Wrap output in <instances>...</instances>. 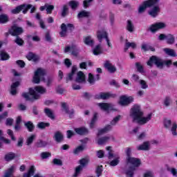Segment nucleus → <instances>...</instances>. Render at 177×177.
Segmentation results:
<instances>
[{
    "label": "nucleus",
    "instance_id": "obj_1",
    "mask_svg": "<svg viewBox=\"0 0 177 177\" xmlns=\"http://www.w3.org/2000/svg\"><path fill=\"white\" fill-rule=\"evenodd\" d=\"M130 117L133 118V121H136L138 124L145 125V124H147L151 120L152 114L149 113L143 115V112L140 109V106L139 105H135L131 109Z\"/></svg>",
    "mask_w": 177,
    "mask_h": 177
},
{
    "label": "nucleus",
    "instance_id": "obj_2",
    "mask_svg": "<svg viewBox=\"0 0 177 177\" xmlns=\"http://www.w3.org/2000/svg\"><path fill=\"white\" fill-rule=\"evenodd\" d=\"M46 93V88L45 87L37 86L34 88H29V93H24L22 94V96L26 100H37L41 95H44Z\"/></svg>",
    "mask_w": 177,
    "mask_h": 177
},
{
    "label": "nucleus",
    "instance_id": "obj_3",
    "mask_svg": "<svg viewBox=\"0 0 177 177\" xmlns=\"http://www.w3.org/2000/svg\"><path fill=\"white\" fill-rule=\"evenodd\" d=\"M132 149L131 148H127L126 150V154L127 156V164H131L132 165L131 167L126 172L127 177H133V171L140 165V160L136 158L131 157V153Z\"/></svg>",
    "mask_w": 177,
    "mask_h": 177
},
{
    "label": "nucleus",
    "instance_id": "obj_4",
    "mask_svg": "<svg viewBox=\"0 0 177 177\" xmlns=\"http://www.w3.org/2000/svg\"><path fill=\"white\" fill-rule=\"evenodd\" d=\"M153 64H156L157 67H162V66H167V67H169V66L172 65V61L171 60H166L162 61L161 59L156 57L152 56L149 60L147 62V65L150 67L153 66Z\"/></svg>",
    "mask_w": 177,
    "mask_h": 177
},
{
    "label": "nucleus",
    "instance_id": "obj_5",
    "mask_svg": "<svg viewBox=\"0 0 177 177\" xmlns=\"http://www.w3.org/2000/svg\"><path fill=\"white\" fill-rule=\"evenodd\" d=\"M46 71L41 68H37L35 72V75L33 77V82L35 84H39L40 81H44L45 80V75Z\"/></svg>",
    "mask_w": 177,
    "mask_h": 177
},
{
    "label": "nucleus",
    "instance_id": "obj_6",
    "mask_svg": "<svg viewBox=\"0 0 177 177\" xmlns=\"http://www.w3.org/2000/svg\"><path fill=\"white\" fill-rule=\"evenodd\" d=\"M106 149L109 151L108 158L109 159L114 158V160L110 162L109 165H111V167H115L116 165H118L120 162V156L113 153V148L111 147H107Z\"/></svg>",
    "mask_w": 177,
    "mask_h": 177
},
{
    "label": "nucleus",
    "instance_id": "obj_7",
    "mask_svg": "<svg viewBox=\"0 0 177 177\" xmlns=\"http://www.w3.org/2000/svg\"><path fill=\"white\" fill-rule=\"evenodd\" d=\"M32 8V5L31 4H22L20 6H17L15 8L12 9L11 10V13L13 15H17V13H20L21 12L24 13V15H26L27 13L28 10Z\"/></svg>",
    "mask_w": 177,
    "mask_h": 177
},
{
    "label": "nucleus",
    "instance_id": "obj_8",
    "mask_svg": "<svg viewBox=\"0 0 177 177\" xmlns=\"http://www.w3.org/2000/svg\"><path fill=\"white\" fill-rule=\"evenodd\" d=\"M159 0H148L143 3L138 8V12L140 13H143L145 10H146V8H151V6H154L158 3Z\"/></svg>",
    "mask_w": 177,
    "mask_h": 177
},
{
    "label": "nucleus",
    "instance_id": "obj_9",
    "mask_svg": "<svg viewBox=\"0 0 177 177\" xmlns=\"http://www.w3.org/2000/svg\"><path fill=\"white\" fill-rule=\"evenodd\" d=\"M97 38L100 42H102V40L104 38L107 42L109 48H111V43L107 37V32L104 30L101 29L97 32Z\"/></svg>",
    "mask_w": 177,
    "mask_h": 177
},
{
    "label": "nucleus",
    "instance_id": "obj_10",
    "mask_svg": "<svg viewBox=\"0 0 177 177\" xmlns=\"http://www.w3.org/2000/svg\"><path fill=\"white\" fill-rule=\"evenodd\" d=\"M132 102H133V97L122 95L120 97L119 104H120V106H128V104H131Z\"/></svg>",
    "mask_w": 177,
    "mask_h": 177
},
{
    "label": "nucleus",
    "instance_id": "obj_11",
    "mask_svg": "<svg viewBox=\"0 0 177 177\" xmlns=\"http://www.w3.org/2000/svg\"><path fill=\"white\" fill-rule=\"evenodd\" d=\"M97 106H100L101 110H103L104 111H106V113H110V111H113V110H115L114 109V105L113 104H109V103H98Z\"/></svg>",
    "mask_w": 177,
    "mask_h": 177
},
{
    "label": "nucleus",
    "instance_id": "obj_12",
    "mask_svg": "<svg viewBox=\"0 0 177 177\" xmlns=\"http://www.w3.org/2000/svg\"><path fill=\"white\" fill-rule=\"evenodd\" d=\"M80 165L76 167L75 172L73 174V177H77L80 174H81V171H82V168L88 164V160L87 159H82L80 161Z\"/></svg>",
    "mask_w": 177,
    "mask_h": 177
},
{
    "label": "nucleus",
    "instance_id": "obj_13",
    "mask_svg": "<svg viewBox=\"0 0 177 177\" xmlns=\"http://www.w3.org/2000/svg\"><path fill=\"white\" fill-rule=\"evenodd\" d=\"M165 24L162 22H158L154 24H152L149 30L151 31V32H156V31H158V30H161V28H165Z\"/></svg>",
    "mask_w": 177,
    "mask_h": 177
},
{
    "label": "nucleus",
    "instance_id": "obj_14",
    "mask_svg": "<svg viewBox=\"0 0 177 177\" xmlns=\"http://www.w3.org/2000/svg\"><path fill=\"white\" fill-rule=\"evenodd\" d=\"M9 32L14 37L20 35V34H22L23 32V28L18 27L17 26H14L9 30Z\"/></svg>",
    "mask_w": 177,
    "mask_h": 177
},
{
    "label": "nucleus",
    "instance_id": "obj_15",
    "mask_svg": "<svg viewBox=\"0 0 177 177\" xmlns=\"http://www.w3.org/2000/svg\"><path fill=\"white\" fill-rule=\"evenodd\" d=\"M73 27V26L71 24H68L67 26H66V24H62L61 26V32H59V35H61V37H66L67 34V30H68V28L71 30Z\"/></svg>",
    "mask_w": 177,
    "mask_h": 177
},
{
    "label": "nucleus",
    "instance_id": "obj_16",
    "mask_svg": "<svg viewBox=\"0 0 177 177\" xmlns=\"http://www.w3.org/2000/svg\"><path fill=\"white\" fill-rule=\"evenodd\" d=\"M104 67L111 73H114L117 71L115 66L113 65V64L109 61L105 62Z\"/></svg>",
    "mask_w": 177,
    "mask_h": 177
},
{
    "label": "nucleus",
    "instance_id": "obj_17",
    "mask_svg": "<svg viewBox=\"0 0 177 177\" xmlns=\"http://www.w3.org/2000/svg\"><path fill=\"white\" fill-rule=\"evenodd\" d=\"M68 52H71L73 56H77L78 55V49L75 46H66L64 49L65 53H68Z\"/></svg>",
    "mask_w": 177,
    "mask_h": 177
},
{
    "label": "nucleus",
    "instance_id": "obj_18",
    "mask_svg": "<svg viewBox=\"0 0 177 177\" xmlns=\"http://www.w3.org/2000/svg\"><path fill=\"white\" fill-rule=\"evenodd\" d=\"M86 80H85V74H84V73H82V71H79L77 73V77L75 78V82H78L79 84H82L84 82H85Z\"/></svg>",
    "mask_w": 177,
    "mask_h": 177
},
{
    "label": "nucleus",
    "instance_id": "obj_19",
    "mask_svg": "<svg viewBox=\"0 0 177 177\" xmlns=\"http://www.w3.org/2000/svg\"><path fill=\"white\" fill-rule=\"evenodd\" d=\"M160 13V6H154L151 10L149 11V15L151 16V17H156Z\"/></svg>",
    "mask_w": 177,
    "mask_h": 177
},
{
    "label": "nucleus",
    "instance_id": "obj_20",
    "mask_svg": "<svg viewBox=\"0 0 177 177\" xmlns=\"http://www.w3.org/2000/svg\"><path fill=\"white\" fill-rule=\"evenodd\" d=\"M3 136V133H2V131L0 130V147H2V146H3V143L5 145H9L10 143V141L9 139H6Z\"/></svg>",
    "mask_w": 177,
    "mask_h": 177
},
{
    "label": "nucleus",
    "instance_id": "obj_21",
    "mask_svg": "<svg viewBox=\"0 0 177 177\" xmlns=\"http://www.w3.org/2000/svg\"><path fill=\"white\" fill-rule=\"evenodd\" d=\"M137 150H150V142H143L141 145L137 147Z\"/></svg>",
    "mask_w": 177,
    "mask_h": 177
},
{
    "label": "nucleus",
    "instance_id": "obj_22",
    "mask_svg": "<svg viewBox=\"0 0 177 177\" xmlns=\"http://www.w3.org/2000/svg\"><path fill=\"white\" fill-rule=\"evenodd\" d=\"M93 53L95 56H98V55H102L103 53V48L102 46L97 45L95 48L93 50Z\"/></svg>",
    "mask_w": 177,
    "mask_h": 177
},
{
    "label": "nucleus",
    "instance_id": "obj_23",
    "mask_svg": "<svg viewBox=\"0 0 177 177\" xmlns=\"http://www.w3.org/2000/svg\"><path fill=\"white\" fill-rule=\"evenodd\" d=\"M113 95L109 93H100L98 95H96L97 99H109V97H111Z\"/></svg>",
    "mask_w": 177,
    "mask_h": 177
},
{
    "label": "nucleus",
    "instance_id": "obj_24",
    "mask_svg": "<svg viewBox=\"0 0 177 177\" xmlns=\"http://www.w3.org/2000/svg\"><path fill=\"white\" fill-rule=\"evenodd\" d=\"M126 28L129 32H133L135 31V26L132 23V21L128 20Z\"/></svg>",
    "mask_w": 177,
    "mask_h": 177
},
{
    "label": "nucleus",
    "instance_id": "obj_25",
    "mask_svg": "<svg viewBox=\"0 0 177 177\" xmlns=\"http://www.w3.org/2000/svg\"><path fill=\"white\" fill-rule=\"evenodd\" d=\"M62 107L63 109V111H65L66 114H69V117H73V114H74V110L71 109V111H68L66 103H62Z\"/></svg>",
    "mask_w": 177,
    "mask_h": 177
},
{
    "label": "nucleus",
    "instance_id": "obj_26",
    "mask_svg": "<svg viewBox=\"0 0 177 177\" xmlns=\"http://www.w3.org/2000/svg\"><path fill=\"white\" fill-rule=\"evenodd\" d=\"M15 171H16V166H12L6 171L3 177H11Z\"/></svg>",
    "mask_w": 177,
    "mask_h": 177
},
{
    "label": "nucleus",
    "instance_id": "obj_27",
    "mask_svg": "<svg viewBox=\"0 0 177 177\" xmlns=\"http://www.w3.org/2000/svg\"><path fill=\"white\" fill-rule=\"evenodd\" d=\"M20 85V82H16L12 84L11 86V90H10V94L12 95L13 96L17 93V90L16 88Z\"/></svg>",
    "mask_w": 177,
    "mask_h": 177
},
{
    "label": "nucleus",
    "instance_id": "obj_28",
    "mask_svg": "<svg viewBox=\"0 0 177 177\" xmlns=\"http://www.w3.org/2000/svg\"><path fill=\"white\" fill-rule=\"evenodd\" d=\"M75 132L78 135H86L88 129H85V127L76 128L75 129Z\"/></svg>",
    "mask_w": 177,
    "mask_h": 177
},
{
    "label": "nucleus",
    "instance_id": "obj_29",
    "mask_svg": "<svg viewBox=\"0 0 177 177\" xmlns=\"http://www.w3.org/2000/svg\"><path fill=\"white\" fill-rule=\"evenodd\" d=\"M26 58L28 59V60H32V62H37L39 59L37 55L32 53H29L27 55Z\"/></svg>",
    "mask_w": 177,
    "mask_h": 177
},
{
    "label": "nucleus",
    "instance_id": "obj_30",
    "mask_svg": "<svg viewBox=\"0 0 177 177\" xmlns=\"http://www.w3.org/2000/svg\"><path fill=\"white\" fill-rule=\"evenodd\" d=\"M129 48H131L132 49H136V43L135 42H129L128 41H126L125 46H124V50H128Z\"/></svg>",
    "mask_w": 177,
    "mask_h": 177
},
{
    "label": "nucleus",
    "instance_id": "obj_31",
    "mask_svg": "<svg viewBox=\"0 0 177 177\" xmlns=\"http://www.w3.org/2000/svg\"><path fill=\"white\" fill-rule=\"evenodd\" d=\"M34 172H35V167L34 166H31L28 173L24 174L23 177H31L34 175Z\"/></svg>",
    "mask_w": 177,
    "mask_h": 177
},
{
    "label": "nucleus",
    "instance_id": "obj_32",
    "mask_svg": "<svg viewBox=\"0 0 177 177\" xmlns=\"http://www.w3.org/2000/svg\"><path fill=\"white\" fill-rule=\"evenodd\" d=\"M111 126L107 125L104 129H102L98 131L97 136H100V135H102V133H106V132H109V131H111Z\"/></svg>",
    "mask_w": 177,
    "mask_h": 177
},
{
    "label": "nucleus",
    "instance_id": "obj_33",
    "mask_svg": "<svg viewBox=\"0 0 177 177\" xmlns=\"http://www.w3.org/2000/svg\"><path fill=\"white\" fill-rule=\"evenodd\" d=\"M9 21V17L7 15H0V24H5Z\"/></svg>",
    "mask_w": 177,
    "mask_h": 177
},
{
    "label": "nucleus",
    "instance_id": "obj_34",
    "mask_svg": "<svg viewBox=\"0 0 177 177\" xmlns=\"http://www.w3.org/2000/svg\"><path fill=\"white\" fill-rule=\"evenodd\" d=\"M75 71H77V66H73L71 73L68 74L66 77L67 81L73 80L74 78V75H75Z\"/></svg>",
    "mask_w": 177,
    "mask_h": 177
},
{
    "label": "nucleus",
    "instance_id": "obj_35",
    "mask_svg": "<svg viewBox=\"0 0 177 177\" xmlns=\"http://www.w3.org/2000/svg\"><path fill=\"white\" fill-rule=\"evenodd\" d=\"M99 80V75H97L96 78L95 79V77H93V75H92L91 73L88 74V82H89V84H95V82Z\"/></svg>",
    "mask_w": 177,
    "mask_h": 177
},
{
    "label": "nucleus",
    "instance_id": "obj_36",
    "mask_svg": "<svg viewBox=\"0 0 177 177\" xmlns=\"http://www.w3.org/2000/svg\"><path fill=\"white\" fill-rule=\"evenodd\" d=\"M91 16V12L83 10L79 12L77 17L78 19H81L82 17H89Z\"/></svg>",
    "mask_w": 177,
    "mask_h": 177
},
{
    "label": "nucleus",
    "instance_id": "obj_37",
    "mask_svg": "<svg viewBox=\"0 0 177 177\" xmlns=\"http://www.w3.org/2000/svg\"><path fill=\"white\" fill-rule=\"evenodd\" d=\"M164 52L169 56H172L173 57H175L176 56V53H175V50L170 49V48H165Z\"/></svg>",
    "mask_w": 177,
    "mask_h": 177
},
{
    "label": "nucleus",
    "instance_id": "obj_38",
    "mask_svg": "<svg viewBox=\"0 0 177 177\" xmlns=\"http://www.w3.org/2000/svg\"><path fill=\"white\" fill-rule=\"evenodd\" d=\"M84 41L86 45H88L89 46H92V45H93V40L91 36L86 37L84 39Z\"/></svg>",
    "mask_w": 177,
    "mask_h": 177
},
{
    "label": "nucleus",
    "instance_id": "obj_39",
    "mask_svg": "<svg viewBox=\"0 0 177 177\" xmlns=\"http://www.w3.org/2000/svg\"><path fill=\"white\" fill-rule=\"evenodd\" d=\"M142 50H151L152 52H154V48L152 46H150V45L145 43L142 44Z\"/></svg>",
    "mask_w": 177,
    "mask_h": 177
},
{
    "label": "nucleus",
    "instance_id": "obj_40",
    "mask_svg": "<svg viewBox=\"0 0 177 177\" xmlns=\"http://www.w3.org/2000/svg\"><path fill=\"white\" fill-rule=\"evenodd\" d=\"M56 142H62L63 140V134L60 132H56L54 136Z\"/></svg>",
    "mask_w": 177,
    "mask_h": 177
},
{
    "label": "nucleus",
    "instance_id": "obj_41",
    "mask_svg": "<svg viewBox=\"0 0 177 177\" xmlns=\"http://www.w3.org/2000/svg\"><path fill=\"white\" fill-rule=\"evenodd\" d=\"M68 4L73 10H75L77 9V8H78V5H80V3L75 1H71Z\"/></svg>",
    "mask_w": 177,
    "mask_h": 177
},
{
    "label": "nucleus",
    "instance_id": "obj_42",
    "mask_svg": "<svg viewBox=\"0 0 177 177\" xmlns=\"http://www.w3.org/2000/svg\"><path fill=\"white\" fill-rule=\"evenodd\" d=\"M110 137H103L102 138L97 140L98 145H104L106 142H109Z\"/></svg>",
    "mask_w": 177,
    "mask_h": 177
},
{
    "label": "nucleus",
    "instance_id": "obj_43",
    "mask_svg": "<svg viewBox=\"0 0 177 177\" xmlns=\"http://www.w3.org/2000/svg\"><path fill=\"white\" fill-rule=\"evenodd\" d=\"M45 113L46 114V115H48V117H49V118H51V120H53V118H55V115H53V112H52V111L49 109H46L44 110Z\"/></svg>",
    "mask_w": 177,
    "mask_h": 177
},
{
    "label": "nucleus",
    "instance_id": "obj_44",
    "mask_svg": "<svg viewBox=\"0 0 177 177\" xmlns=\"http://www.w3.org/2000/svg\"><path fill=\"white\" fill-rule=\"evenodd\" d=\"M16 157V155L13 153H9L6 155L5 159L6 161H11V160H13Z\"/></svg>",
    "mask_w": 177,
    "mask_h": 177
},
{
    "label": "nucleus",
    "instance_id": "obj_45",
    "mask_svg": "<svg viewBox=\"0 0 177 177\" xmlns=\"http://www.w3.org/2000/svg\"><path fill=\"white\" fill-rule=\"evenodd\" d=\"M68 13V6H64L62 10V17H65V16H67V14Z\"/></svg>",
    "mask_w": 177,
    "mask_h": 177
},
{
    "label": "nucleus",
    "instance_id": "obj_46",
    "mask_svg": "<svg viewBox=\"0 0 177 177\" xmlns=\"http://www.w3.org/2000/svg\"><path fill=\"white\" fill-rule=\"evenodd\" d=\"M55 9V6L53 5L46 4V10L48 14L50 15L52 13V10Z\"/></svg>",
    "mask_w": 177,
    "mask_h": 177
},
{
    "label": "nucleus",
    "instance_id": "obj_47",
    "mask_svg": "<svg viewBox=\"0 0 177 177\" xmlns=\"http://www.w3.org/2000/svg\"><path fill=\"white\" fill-rule=\"evenodd\" d=\"M25 127H26L30 132H32V131L34 129V124H32V122H31L25 123Z\"/></svg>",
    "mask_w": 177,
    "mask_h": 177
},
{
    "label": "nucleus",
    "instance_id": "obj_48",
    "mask_svg": "<svg viewBox=\"0 0 177 177\" xmlns=\"http://www.w3.org/2000/svg\"><path fill=\"white\" fill-rule=\"evenodd\" d=\"M97 121V113H95L94 116L90 123V128H93L95 127V122Z\"/></svg>",
    "mask_w": 177,
    "mask_h": 177
},
{
    "label": "nucleus",
    "instance_id": "obj_49",
    "mask_svg": "<svg viewBox=\"0 0 177 177\" xmlns=\"http://www.w3.org/2000/svg\"><path fill=\"white\" fill-rule=\"evenodd\" d=\"M139 84L142 89H147V88H149V86L147 85V82H146V81L145 80H140Z\"/></svg>",
    "mask_w": 177,
    "mask_h": 177
},
{
    "label": "nucleus",
    "instance_id": "obj_50",
    "mask_svg": "<svg viewBox=\"0 0 177 177\" xmlns=\"http://www.w3.org/2000/svg\"><path fill=\"white\" fill-rule=\"evenodd\" d=\"M166 38L167 44H174V42H175V39L174 38V36L172 35H167Z\"/></svg>",
    "mask_w": 177,
    "mask_h": 177
},
{
    "label": "nucleus",
    "instance_id": "obj_51",
    "mask_svg": "<svg viewBox=\"0 0 177 177\" xmlns=\"http://www.w3.org/2000/svg\"><path fill=\"white\" fill-rule=\"evenodd\" d=\"M9 59V55L5 52H1L0 54V60H8Z\"/></svg>",
    "mask_w": 177,
    "mask_h": 177
},
{
    "label": "nucleus",
    "instance_id": "obj_52",
    "mask_svg": "<svg viewBox=\"0 0 177 177\" xmlns=\"http://www.w3.org/2000/svg\"><path fill=\"white\" fill-rule=\"evenodd\" d=\"M36 19H37V20H39L40 27L41 28H45V24L43 22L42 20H41V15H39V13H37L36 15Z\"/></svg>",
    "mask_w": 177,
    "mask_h": 177
},
{
    "label": "nucleus",
    "instance_id": "obj_53",
    "mask_svg": "<svg viewBox=\"0 0 177 177\" xmlns=\"http://www.w3.org/2000/svg\"><path fill=\"white\" fill-rule=\"evenodd\" d=\"M176 128H177V124L176 123H174L172 124L171 131V134L173 135V136H176L177 133H176Z\"/></svg>",
    "mask_w": 177,
    "mask_h": 177
},
{
    "label": "nucleus",
    "instance_id": "obj_54",
    "mask_svg": "<svg viewBox=\"0 0 177 177\" xmlns=\"http://www.w3.org/2000/svg\"><path fill=\"white\" fill-rule=\"evenodd\" d=\"M34 139H35V135H32L26 140V144L28 146H30L32 142H34Z\"/></svg>",
    "mask_w": 177,
    "mask_h": 177
},
{
    "label": "nucleus",
    "instance_id": "obj_55",
    "mask_svg": "<svg viewBox=\"0 0 177 177\" xmlns=\"http://www.w3.org/2000/svg\"><path fill=\"white\" fill-rule=\"evenodd\" d=\"M17 124L15 125V130L16 131H19V129H20V122H21V117L20 116H18L17 118V121H16Z\"/></svg>",
    "mask_w": 177,
    "mask_h": 177
},
{
    "label": "nucleus",
    "instance_id": "obj_56",
    "mask_svg": "<svg viewBox=\"0 0 177 177\" xmlns=\"http://www.w3.org/2000/svg\"><path fill=\"white\" fill-rule=\"evenodd\" d=\"M167 171L173 174V176H177V171L174 167H168Z\"/></svg>",
    "mask_w": 177,
    "mask_h": 177
},
{
    "label": "nucleus",
    "instance_id": "obj_57",
    "mask_svg": "<svg viewBox=\"0 0 177 177\" xmlns=\"http://www.w3.org/2000/svg\"><path fill=\"white\" fill-rule=\"evenodd\" d=\"M49 123H45V122H39L37 124V127L40 129H44V128H46V127H49Z\"/></svg>",
    "mask_w": 177,
    "mask_h": 177
},
{
    "label": "nucleus",
    "instance_id": "obj_58",
    "mask_svg": "<svg viewBox=\"0 0 177 177\" xmlns=\"http://www.w3.org/2000/svg\"><path fill=\"white\" fill-rule=\"evenodd\" d=\"M121 120V115H118L111 122V125H115Z\"/></svg>",
    "mask_w": 177,
    "mask_h": 177
},
{
    "label": "nucleus",
    "instance_id": "obj_59",
    "mask_svg": "<svg viewBox=\"0 0 177 177\" xmlns=\"http://www.w3.org/2000/svg\"><path fill=\"white\" fill-rule=\"evenodd\" d=\"M172 102V100L169 97H167L165 100L164 104L166 106V107H168Z\"/></svg>",
    "mask_w": 177,
    "mask_h": 177
},
{
    "label": "nucleus",
    "instance_id": "obj_60",
    "mask_svg": "<svg viewBox=\"0 0 177 177\" xmlns=\"http://www.w3.org/2000/svg\"><path fill=\"white\" fill-rule=\"evenodd\" d=\"M92 1L93 0H85L83 1V6L84 8H88L89 6H91V3L92 2Z\"/></svg>",
    "mask_w": 177,
    "mask_h": 177
},
{
    "label": "nucleus",
    "instance_id": "obj_61",
    "mask_svg": "<svg viewBox=\"0 0 177 177\" xmlns=\"http://www.w3.org/2000/svg\"><path fill=\"white\" fill-rule=\"evenodd\" d=\"M15 44H17V45H19V46H21V45L24 44V41H23L22 39L17 37V39H15Z\"/></svg>",
    "mask_w": 177,
    "mask_h": 177
},
{
    "label": "nucleus",
    "instance_id": "obj_62",
    "mask_svg": "<svg viewBox=\"0 0 177 177\" xmlns=\"http://www.w3.org/2000/svg\"><path fill=\"white\" fill-rule=\"evenodd\" d=\"M154 176V173L151 171H147L144 174V177H153Z\"/></svg>",
    "mask_w": 177,
    "mask_h": 177
},
{
    "label": "nucleus",
    "instance_id": "obj_63",
    "mask_svg": "<svg viewBox=\"0 0 177 177\" xmlns=\"http://www.w3.org/2000/svg\"><path fill=\"white\" fill-rule=\"evenodd\" d=\"M82 150H84V147L83 146H79L74 150V153L75 154H78V153H80V151H82Z\"/></svg>",
    "mask_w": 177,
    "mask_h": 177
},
{
    "label": "nucleus",
    "instance_id": "obj_64",
    "mask_svg": "<svg viewBox=\"0 0 177 177\" xmlns=\"http://www.w3.org/2000/svg\"><path fill=\"white\" fill-rule=\"evenodd\" d=\"M50 153L49 152H43L41 153V158H48V157H50Z\"/></svg>",
    "mask_w": 177,
    "mask_h": 177
}]
</instances>
